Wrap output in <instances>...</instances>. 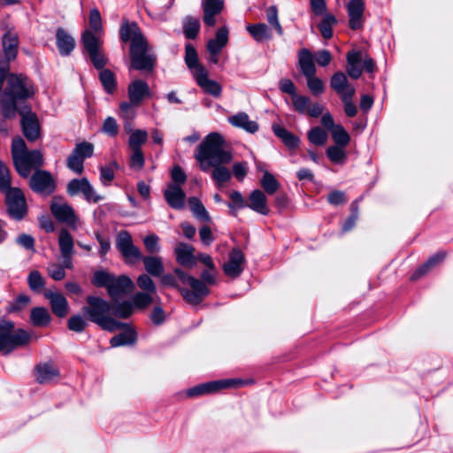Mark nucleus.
Masks as SVG:
<instances>
[{
    "label": "nucleus",
    "mask_w": 453,
    "mask_h": 453,
    "mask_svg": "<svg viewBox=\"0 0 453 453\" xmlns=\"http://www.w3.org/2000/svg\"><path fill=\"white\" fill-rule=\"evenodd\" d=\"M228 42V29L226 27L219 28L215 38L208 41L206 49L209 53H220Z\"/></svg>",
    "instance_id": "28"
},
{
    "label": "nucleus",
    "mask_w": 453,
    "mask_h": 453,
    "mask_svg": "<svg viewBox=\"0 0 453 453\" xmlns=\"http://www.w3.org/2000/svg\"><path fill=\"white\" fill-rule=\"evenodd\" d=\"M154 294L148 292H138L132 298V303L138 309H144L153 303Z\"/></svg>",
    "instance_id": "52"
},
{
    "label": "nucleus",
    "mask_w": 453,
    "mask_h": 453,
    "mask_svg": "<svg viewBox=\"0 0 453 453\" xmlns=\"http://www.w3.org/2000/svg\"><path fill=\"white\" fill-rule=\"evenodd\" d=\"M188 205L193 213V215L198 219L199 220L209 222L211 220V217L202 203V202L196 196H191L188 198Z\"/></svg>",
    "instance_id": "39"
},
{
    "label": "nucleus",
    "mask_w": 453,
    "mask_h": 453,
    "mask_svg": "<svg viewBox=\"0 0 453 453\" xmlns=\"http://www.w3.org/2000/svg\"><path fill=\"white\" fill-rule=\"evenodd\" d=\"M447 256L445 251H439L432 256L426 263L420 265L412 274L411 279L412 280H418V278L425 275L432 268L441 263Z\"/></svg>",
    "instance_id": "30"
},
{
    "label": "nucleus",
    "mask_w": 453,
    "mask_h": 453,
    "mask_svg": "<svg viewBox=\"0 0 453 453\" xmlns=\"http://www.w3.org/2000/svg\"><path fill=\"white\" fill-rule=\"evenodd\" d=\"M134 312V305L131 302L124 301L116 305H112L111 316L114 315L120 319H127Z\"/></svg>",
    "instance_id": "47"
},
{
    "label": "nucleus",
    "mask_w": 453,
    "mask_h": 453,
    "mask_svg": "<svg viewBox=\"0 0 453 453\" xmlns=\"http://www.w3.org/2000/svg\"><path fill=\"white\" fill-rule=\"evenodd\" d=\"M337 19L331 13H326L319 24V29L325 39H330L333 36V27L336 25Z\"/></svg>",
    "instance_id": "40"
},
{
    "label": "nucleus",
    "mask_w": 453,
    "mask_h": 453,
    "mask_svg": "<svg viewBox=\"0 0 453 453\" xmlns=\"http://www.w3.org/2000/svg\"><path fill=\"white\" fill-rule=\"evenodd\" d=\"M18 173L23 177L27 178L31 171L41 169L44 164L42 153L38 150H28L13 162Z\"/></svg>",
    "instance_id": "8"
},
{
    "label": "nucleus",
    "mask_w": 453,
    "mask_h": 453,
    "mask_svg": "<svg viewBox=\"0 0 453 453\" xmlns=\"http://www.w3.org/2000/svg\"><path fill=\"white\" fill-rule=\"evenodd\" d=\"M330 85L341 97L347 93L349 88H354L353 86L349 84L347 76L342 72L335 73L332 76Z\"/></svg>",
    "instance_id": "35"
},
{
    "label": "nucleus",
    "mask_w": 453,
    "mask_h": 453,
    "mask_svg": "<svg viewBox=\"0 0 453 453\" xmlns=\"http://www.w3.org/2000/svg\"><path fill=\"white\" fill-rule=\"evenodd\" d=\"M58 245L62 256L73 255L74 245L73 238L65 228H62L59 232Z\"/></svg>",
    "instance_id": "38"
},
{
    "label": "nucleus",
    "mask_w": 453,
    "mask_h": 453,
    "mask_svg": "<svg viewBox=\"0 0 453 453\" xmlns=\"http://www.w3.org/2000/svg\"><path fill=\"white\" fill-rule=\"evenodd\" d=\"M228 122L235 127L245 131L254 134L258 130V125L256 121L250 120L248 114L245 112H238L228 118Z\"/></svg>",
    "instance_id": "27"
},
{
    "label": "nucleus",
    "mask_w": 453,
    "mask_h": 453,
    "mask_svg": "<svg viewBox=\"0 0 453 453\" xmlns=\"http://www.w3.org/2000/svg\"><path fill=\"white\" fill-rule=\"evenodd\" d=\"M19 39L16 34L7 32L3 36V48L8 60L14 59L17 55Z\"/></svg>",
    "instance_id": "31"
},
{
    "label": "nucleus",
    "mask_w": 453,
    "mask_h": 453,
    "mask_svg": "<svg viewBox=\"0 0 453 453\" xmlns=\"http://www.w3.org/2000/svg\"><path fill=\"white\" fill-rule=\"evenodd\" d=\"M194 78L201 88L207 94L214 97H219L222 92L221 85L209 79L208 72L204 66H199L197 71L194 73Z\"/></svg>",
    "instance_id": "14"
},
{
    "label": "nucleus",
    "mask_w": 453,
    "mask_h": 453,
    "mask_svg": "<svg viewBox=\"0 0 453 453\" xmlns=\"http://www.w3.org/2000/svg\"><path fill=\"white\" fill-rule=\"evenodd\" d=\"M200 30V21L194 17H187L183 20V32L188 39H195Z\"/></svg>",
    "instance_id": "43"
},
{
    "label": "nucleus",
    "mask_w": 453,
    "mask_h": 453,
    "mask_svg": "<svg viewBox=\"0 0 453 453\" xmlns=\"http://www.w3.org/2000/svg\"><path fill=\"white\" fill-rule=\"evenodd\" d=\"M29 303V296L26 295H19L12 303H9L6 307V311L9 313L18 312L28 305Z\"/></svg>",
    "instance_id": "59"
},
{
    "label": "nucleus",
    "mask_w": 453,
    "mask_h": 453,
    "mask_svg": "<svg viewBox=\"0 0 453 453\" xmlns=\"http://www.w3.org/2000/svg\"><path fill=\"white\" fill-rule=\"evenodd\" d=\"M137 285L144 292L156 294L157 288L154 281L148 274H141L137 278Z\"/></svg>",
    "instance_id": "61"
},
{
    "label": "nucleus",
    "mask_w": 453,
    "mask_h": 453,
    "mask_svg": "<svg viewBox=\"0 0 453 453\" xmlns=\"http://www.w3.org/2000/svg\"><path fill=\"white\" fill-rule=\"evenodd\" d=\"M185 62L187 66L193 70V73L197 71L199 66H203L198 63L196 50L191 44H187L185 47Z\"/></svg>",
    "instance_id": "48"
},
{
    "label": "nucleus",
    "mask_w": 453,
    "mask_h": 453,
    "mask_svg": "<svg viewBox=\"0 0 453 453\" xmlns=\"http://www.w3.org/2000/svg\"><path fill=\"white\" fill-rule=\"evenodd\" d=\"M87 326L88 323L86 319L79 314L70 317L67 321L68 329L77 333L82 332Z\"/></svg>",
    "instance_id": "58"
},
{
    "label": "nucleus",
    "mask_w": 453,
    "mask_h": 453,
    "mask_svg": "<svg viewBox=\"0 0 453 453\" xmlns=\"http://www.w3.org/2000/svg\"><path fill=\"white\" fill-rule=\"evenodd\" d=\"M4 192L9 215L18 220L23 219L27 213V204L22 191L18 188H12Z\"/></svg>",
    "instance_id": "11"
},
{
    "label": "nucleus",
    "mask_w": 453,
    "mask_h": 453,
    "mask_svg": "<svg viewBox=\"0 0 453 453\" xmlns=\"http://www.w3.org/2000/svg\"><path fill=\"white\" fill-rule=\"evenodd\" d=\"M125 325L123 328L127 327L126 330L111 339L110 343L111 347L132 345L136 342L135 331L128 327L127 324Z\"/></svg>",
    "instance_id": "32"
},
{
    "label": "nucleus",
    "mask_w": 453,
    "mask_h": 453,
    "mask_svg": "<svg viewBox=\"0 0 453 453\" xmlns=\"http://www.w3.org/2000/svg\"><path fill=\"white\" fill-rule=\"evenodd\" d=\"M31 335L24 329H15L11 320L0 319V352L9 354L15 349L27 345Z\"/></svg>",
    "instance_id": "6"
},
{
    "label": "nucleus",
    "mask_w": 453,
    "mask_h": 453,
    "mask_svg": "<svg viewBox=\"0 0 453 453\" xmlns=\"http://www.w3.org/2000/svg\"><path fill=\"white\" fill-rule=\"evenodd\" d=\"M354 95L355 88H349V91L341 97L344 106V111L349 118L355 117L357 112V106L353 103Z\"/></svg>",
    "instance_id": "46"
},
{
    "label": "nucleus",
    "mask_w": 453,
    "mask_h": 453,
    "mask_svg": "<svg viewBox=\"0 0 453 453\" xmlns=\"http://www.w3.org/2000/svg\"><path fill=\"white\" fill-rule=\"evenodd\" d=\"M245 384L246 383L243 380L235 379L214 380L200 384L188 389L187 395L188 397H196L206 394L214 393L219 391L222 388H237L239 386H242Z\"/></svg>",
    "instance_id": "10"
},
{
    "label": "nucleus",
    "mask_w": 453,
    "mask_h": 453,
    "mask_svg": "<svg viewBox=\"0 0 453 453\" xmlns=\"http://www.w3.org/2000/svg\"><path fill=\"white\" fill-rule=\"evenodd\" d=\"M99 80L108 94H112L116 89V79L114 73L109 69H103L99 73Z\"/></svg>",
    "instance_id": "42"
},
{
    "label": "nucleus",
    "mask_w": 453,
    "mask_h": 453,
    "mask_svg": "<svg viewBox=\"0 0 453 453\" xmlns=\"http://www.w3.org/2000/svg\"><path fill=\"white\" fill-rule=\"evenodd\" d=\"M328 158L334 164H343L346 160V152L341 146H330L326 150Z\"/></svg>",
    "instance_id": "53"
},
{
    "label": "nucleus",
    "mask_w": 453,
    "mask_h": 453,
    "mask_svg": "<svg viewBox=\"0 0 453 453\" xmlns=\"http://www.w3.org/2000/svg\"><path fill=\"white\" fill-rule=\"evenodd\" d=\"M56 44L60 55L68 56L75 47V40L63 27H58L56 31Z\"/></svg>",
    "instance_id": "23"
},
{
    "label": "nucleus",
    "mask_w": 453,
    "mask_h": 453,
    "mask_svg": "<svg viewBox=\"0 0 453 453\" xmlns=\"http://www.w3.org/2000/svg\"><path fill=\"white\" fill-rule=\"evenodd\" d=\"M266 19L270 26L276 30L277 34L279 35H282L283 28L280 24L278 19V10L275 5H272L266 10Z\"/></svg>",
    "instance_id": "55"
},
{
    "label": "nucleus",
    "mask_w": 453,
    "mask_h": 453,
    "mask_svg": "<svg viewBox=\"0 0 453 453\" xmlns=\"http://www.w3.org/2000/svg\"><path fill=\"white\" fill-rule=\"evenodd\" d=\"M245 257L240 249L231 250L228 260L223 265V271L226 276L237 278L243 271Z\"/></svg>",
    "instance_id": "15"
},
{
    "label": "nucleus",
    "mask_w": 453,
    "mask_h": 453,
    "mask_svg": "<svg viewBox=\"0 0 453 453\" xmlns=\"http://www.w3.org/2000/svg\"><path fill=\"white\" fill-rule=\"evenodd\" d=\"M143 262L146 272L154 277L162 276L164 273V264L162 257L157 256H142L140 259Z\"/></svg>",
    "instance_id": "29"
},
{
    "label": "nucleus",
    "mask_w": 453,
    "mask_h": 453,
    "mask_svg": "<svg viewBox=\"0 0 453 453\" xmlns=\"http://www.w3.org/2000/svg\"><path fill=\"white\" fill-rule=\"evenodd\" d=\"M112 278V274H110L104 271H97L94 273L91 281L96 287H104L107 288Z\"/></svg>",
    "instance_id": "60"
},
{
    "label": "nucleus",
    "mask_w": 453,
    "mask_h": 453,
    "mask_svg": "<svg viewBox=\"0 0 453 453\" xmlns=\"http://www.w3.org/2000/svg\"><path fill=\"white\" fill-rule=\"evenodd\" d=\"M214 270H204L201 274V279L198 280L193 276L186 273L183 270L176 268L174 270L175 275L184 284L188 285L191 289L179 288V290L183 296L184 300L190 304H199L205 296L210 293L207 284H214L216 282Z\"/></svg>",
    "instance_id": "5"
},
{
    "label": "nucleus",
    "mask_w": 453,
    "mask_h": 453,
    "mask_svg": "<svg viewBox=\"0 0 453 453\" xmlns=\"http://www.w3.org/2000/svg\"><path fill=\"white\" fill-rule=\"evenodd\" d=\"M225 164H217L216 165H211V176L215 184L218 187L223 186L226 182L230 180L232 173L228 168H226Z\"/></svg>",
    "instance_id": "34"
},
{
    "label": "nucleus",
    "mask_w": 453,
    "mask_h": 453,
    "mask_svg": "<svg viewBox=\"0 0 453 453\" xmlns=\"http://www.w3.org/2000/svg\"><path fill=\"white\" fill-rule=\"evenodd\" d=\"M66 192L71 196L81 194L88 203H98L103 197L96 190L87 178L73 179L66 187Z\"/></svg>",
    "instance_id": "12"
},
{
    "label": "nucleus",
    "mask_w": 453,
    "mask_h": 453,
    "mask_svg": "<svg viewBox=\"0 0 453 453\" xmlns=\"http://www.w3.org/2000/svg\"><path fill=\"white\" fill-rule=\"evenodd\" d=\"M365 55L360 50H350L347 53V73L352 79H358L362 74V65Z\"/></svg>",
    "instance_id": "22"
},
{
    "label": "nucleus",
    "mask_w": 453,
    "mask_h": 453,
    "mask_svg": "<svg viewBox=\"0 0 453 453\" xmlns=\"http://www.w3.org/2000/svg\"><path fill=\"white\" fill-rule=\"evenodd\" d=\"M89 27L90 31L94 33H100L103 30L101 14L97 9L91 10L89 13Z\"/></svg>",
    "instance_id": "64"
},
{
    "label": "nucleus",
    "mask_w": 453,
    "mask_h": 453,
    "mask_svg": "<svg viewBox=\"0 0 453 453\" xmlns=\"http://www.w3.org/2000/svg\"><path fill=\"white\" fill-rule=\"evenodd\" d=\"M116 246L129 263H134L142 258L141 251L134 245L132 236L127 231L119 232L117 237Z\"/></svg>",
    "instance_id": "13"
},
{
    "label": "nucleus",
    "mask_w": 453,
    "mask_h": 453,
    "mask_svg": "<svg viewBox=\"0 0 453 453\" xmlns=\"http://www.w3.org/2000/svg\"><path fill=\"white\" fill-rule=\"evenodd\" d=\"M331 135L337 146L345 148L349 143L350 137L341 125L336 126L334 130L331 131Z\"/></svg>",
    "instance_id": "49"
},
{
    "label": "nucleus",
    "mask_w": 453,
    "mask_h": 453,
    "mask_svg": "<svg viewBox=\"0 0 453 453\" xmlns=\"http://www.w3.org/2000/svg\"><path fill=\"white\" fill-rule=\"evenodd\" d=\"M123 42H131V67L139 71H152L156 57L149 51L148 43L136 23H126L120 28Z\"/></svg>",
    "instance_id": "2"
},
{
    "label": "nucleus",
    "mask_w": 453,
    "mask_h": 453,
    "mask_svg": "<svg viewBox=\"0 0 453 453\" xmlns=\"http://www.w3.org/2000/svg\"><path fill=\"white\" fill-rule=\"evenodd\" d=\"M90 30H85L81 35V42L85 50L88 52L100 49V39Z\"/></svg>",
    "instance_id": "41"
},
{
    "label": "nucleus",
    "mask_w": 453,
    "mask_h": 453,
    "mask_svg": "<svg viewBox=\"0 0 453 453\" xmlns=\"http://www.w3.org/2000/svg\"><path fill=\"white\" fill-rule=\"evenodd\" d=\"M365 3L362 0H351L348 4L349 24L353 30L363 27Z\"/></svg>",
    "instance_id": "20"
},
{
    "label": "nucleus",
    "mask_w": 453,
    "mask_h": 453,
    "mask_svg": "<svg viewBox=\"0 0 453 453\" xmlns=\"http://www.w3.org/2000/svg\"><path fill=\"white\" fill-rule=\"evenodd\" d=\"M84 160L80 155L75 154L73 151L68 156L66 160L67 167L77 174H81L84 169Z\"/></svg>",
    "instance_id": "54"
},
{
    "label": "nucleus",
    "mask_w": 453,
    "mask_h": 453,
    "mask_svg": "<svg viewBox=\"0 0 453 453\" xmlns=\"http://www.w3.org/2000/svg\"><path fill=\"white\" fill-rule=\"evenodd\" d=\"M35 374V380L40 384L50 383L60 376L59 370L50 363L37 365Z\"/></svg>",
    "instance_id": "21"
},
{
    "label": "nucleus",
    "mask_w": 453,
    "mask_h": 453,
    "mask_svg": "<svg viewBox=\"0 0 453 453\" xmlns=\"http://www.w3.org/2000/svg\"><path fill=\"white\" fill-rule=\"evenodd\" d=\"M27 151H28V150L27 149L26 143L22 138L16 137L12 140V157L13 162L18 158V157L22 156Z\"/></svg>",
    "instance_id": "63"
},
{
    "label": "nucleus",
    "mask_w": 453,
    "mask_h": 453,
    "mask_svg": "<svg viewBox=\"0 0 453 453\" xmlns=\"http://www.w3.org/2000/svg\"><path fill=\"white\" fill-rule=\"evenodd\" d=\"M50 211L55 219L73 230L81 226V220L73 208L61 196H54L50 203Z\"/></svg>",
    "instance_id": "7"
},
{
    "label": "nucleus",
    "mask_w": 453,
    "mask_h": 453,
    "mask_svg": "<svg viewBox=\"0 0 453 453\" xmlns=\"http://www.w3.org/2000/svg\"><path fill=\"white\" fill-rule=\"evenodd\" d=\"M260 185L268 195L274 194L280 188L279 181L267 171H265Z\"/></svg>",
    "instance_id": "45"
},
{
    "label": "nucleus",
    "mask_w": 453,
    "mask_h": 453,
    "mask_svg": "<svg viewBox=\"0 0 453 453\" xmlns=\"http://www.w3.org/2000/svg\"><path fill=\"white\" fill-rule=\"evenodd\" d=\"M86 303L87 304L81 308L84 316L104 330L114 332L126 326L125 323L119 322L111 317L112 304L108 301L99 296H88Z\"/></svg>",
    "instance_id": "4"
},
{
    "label": "nucleus",
    "mask_w": 453,
    "mask_h": 453,
    "mask_svg": "<svg viewBox=\"0 0 453 453\" xmlns=\"http://www.w3.org/2000/svg\"><path fill=\"white\" fill-rule=\"evenodd\" d=\"M30 319L35 326H46L50 323L51 318L44 307H35L31 310Z\"/></svg>",
    "instance_id": "37"
},
{
    "label": "nucleus",
    "mask_w": 453,
    "mask_h": 453,
    "mask_svg": "<svg viewBox=\"0 0 453 453\" xmlns=\"http://www.w3.org/2000/svg\"><path fill=\"white\" fill-rule=\"evenodd\" d=\"M148 139V134L145 130L136 129L129 137V146L131 150H142L141 147Z\"/></svg>",
    "instance_id": "51"
},
{
    "label": "nucleus",
    "mask_w": 453,
    "mask_h": 453,
    "mask_svg": "<svg viewBox=\"0 0 453 453\" xmlns=\"http://www.w3.org/2000/svg\"><path fill=\"white\" fill-rule=\"evenodd\" d=\"M327 138V133L319 127H313L308 132L310 142L317 146L324 145Z\"/></svg>",
    "instance_id": "50"
},
{
    "label": "nucleus",
    "mask_w": 453,
    "mask_h": 453,
    "mask_svg": "<svg viewBox=\"0 0 453 453\" xmlns=\"http://www.w3.org/2000/svg\"><path fill=\"white\" fill-rule=\"evenodd\" d=\"M291 100H292L294 109L297 112L301 113V114L307 113L310 104H311L310 97L296 94V96H294L293 98H291Z\"/></svg>",
    "instance_id": "57"
},
{
    "label": "nucleus",
    "mask_w": 453,
    "mask_h": 453,
    "mask_svg": "<svg viewBox=\"0 0 453 453\" xmlns=\"http://www.w3.org/2000/svg\"><path fill=\"white\" fill-rule=\"evenodd\" d=\"M168 205L175 210H181L185 206L186 194L180 185L169 184L164 192Z\"/></svg>",
    "instance_id": "19"
},
{
    "label": "nucleus",
    "mask_w": 453,
    "mask_h": 453,
    "mask_svg": "<svg viewBox=\"0 0 453 453\" xmlns=\"http://www.w3.org/2000/svg\"><path fill=\"white\" fill-rule=\"evenodd\" d=\"M73 151L80 155L83 159L89 158L93 156L94 145L88 142H82L77 143Z\"/></svg>",
    "instance_id": "62"
},
{
    "label": "nucleus",
    "mask_w": 453,
    "mask_h": 453,
    "mask_svg": "<svg viewBox=\"0 0 453 453\" xmlns=\"http://www.w3.org/2000/svg\"><path fill=\"white\" fill-rule=\"evenodd\" d=\"M134 285L129 277L126 275L119 277L113 276L107 288V291L112 300H117L125 294L131 292L134 289Z\"/></svg>",
    "instance_id": "16"
},
{
    "label": "nucleus",
    "mask_w": 453,
    "mask_h": 453,
    "mask_svg": "<svg viewBox=\"0 0 453 453\" xmlns=\"http://www.w3.org/2000/svg\"><path fill=\"white\" fill-rule=\"evenodd\" d=\"M127 92L131 103L139 105L144 96L150 94V88L145 81L135 80L129 84Z\"/></svg>",
    "instance_id": "24"
},
{
    "label": "nucleus",
    "mask_w": 453,
    "mask_h": 453,
    "mask_svg": "<svg viewBox=\"0 0 453 453\" xmlns=\"http://www.w3.org/2000/svg\"><path fill=\"white\" fill-rule=\"evenodd\" d=\"M29 187L37 194L50 196L56 190L57 182L49 171L39 169L31 175Z\"/></svg>",
    "instance_id": "9"
},
{
    "label": "nucleus",
    "mask_w": 453,
    "mask_h": 453,
    "mask_svg": "<svg viewBox=\"0 0 453 453\" xmlns=\"http://www.w3.org/2000/svg\"><path fill=\"white\" fill-rule=\"evenodd\" d=\"M247 30L257 42L270 40L273 37L271 29L265 23L250 24Z\"/></svg>",
    "instance_id": "33"
},
{
    "label": "nucleus",
    "mask_w": 453,
    "mask_h": 453,
    "mask_svg": "<svg viewBox=\"0 0 453 453\" xmlns=\"http://www.w3.org/2000/svg\"><path fill=\"white\" fill-rule=\"evenodd\" d=\"M195 248L185 242H178L174 248L176 261L182 266L191 268L196 263Z\"/></svg>",
    "instance_id": "18"
},
{
    "label": "nucleus",
    "mask_w": 453,
    "mask_h": 453,
    "mask_svg": "<svg viewBox=\"0 0 453 453\" xmlns=\"http://www.w3.org/2000/svg\"><path fill=\"white\" fill-rule=\"evenodd\" d=\"M273 130L274 134L282 140L286 146L289 149H295L299 144V139L288 132L285 127L280 125H273Z\"/></svg>",
    "instance_id": "36"
},
{
    "label": "nucleus",
    "mask_w": 453,
    "mask_h": 453,
    "mask_svg": "<svg viewBox=\"0 0 453 453\" xmlns=\"http://www.w3.org/2000/svg\"><path fill=\"white\" fill-rule=\"evenodd\" d=\"M250 203L247 204L254 211L262 215H267L269 209L265 195L259 189L253 190L249 197Z\"/></svg>",
    "instance_id": "26"
},
{
    "label": "nucleus",
    "mask_w": 453,
    "mask_h": 453,
    "mask_svg": "<svg viewBox=\"0 0 453 453\" xmlns=\"http://www.w3.org/2000/svg\"><path fill=\"white\" fill-rule=\"evenodd\" d=\"M298 65L304 77L316 74L317 69L314 56L311 51L306 48L300 50L298 52Z\"/></svg>",
    "instance_id": "25"
},
{
    "label": "nucleus",
    "mask_w": 453,
    "mask_h": 453,
    "mask_svg": "<svg viewBox=\"0 0 453 453\" xmlns=\"http://www.w3.org/2000/svg\"><path fill=\"white\" fill-rule=\"evenodd\" d=\"M307 87L314 96L321 95L325 90V85L321 79L312 74L311 76H306Z\"/></svg>",
    "instance_id": "56"
},
{
    "label": "nucleus",
    "mask_w": 453,
    "mask_h": 453,
    "mask_svg": "<svg viewBox=\"0 0 453 453\" xmlns=\"http://www.w3.org/2000/svg\"><path fill=\"white\" fill-rule=\"evenodd\" d=\"M35 93L32 83L25 77L11 75L7 87L1 97L2 113L5 118H14L16 112L20 115V124L25 137L35 141L40 134V125L35 113L32 112L26 100Z\"/></svg>",
    "instance_id": "1"
},
{
    "label": "nucleus",
    "mask_w": 453,
    "mask_h": 453,
    "mask_svg": "<svg viewBox=\"0 0 453 453\" xmlns=\"http://www.w3.org/2000/svg\"><path fill=\"white\" fill-rule=\"evenodd\" d=\"M119 167L116 161H111L108 165L100 167V180L103 185L108 186L115 177V171Z\"/></svg>",
    "instance_id": "44"
},
{
    "label": "nucleus",
    "mask_w": 453,
    "mask_h": 453,
    "mask_svg": "<svg viewBox=\"0 0 453 453\" xmlns=\"http://www.w3.org/2000/svg\"><path fill=\"white\" fill-rule=\"evenodd\" d=\"M194 157L199 163L200 169L208 173L211 165L229 164L233 159V154L224 149L222 135L213 132L210 133L196 147Z\"/></svg>",
    "instance_id": "3"
},
{
    "label": "nucleus",
    "mask_w": 453,
    "mask_h": 453,
    "mask_svg": "<svg viewBox=\"0 0 453 453\" xmlns=\"http://www.w3.org/2000/svg\"><path fill=\"white\" fill-rule=\"evenodd\" d=\"M45 298L50 302L52 312L58 318H64L69 311L66 298L59 292L48 290L44 293Z\"/></svg>",
    "instance_id": "17"
}]
</instances>
